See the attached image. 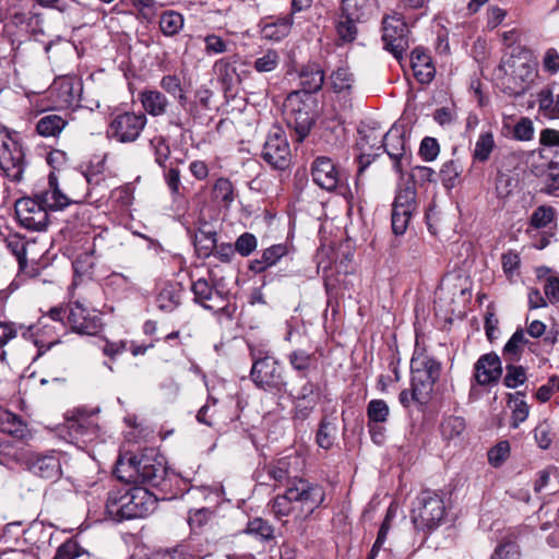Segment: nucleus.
<instances>
[{
	"instance_id": "obj_11",
	"label": "nucleus",
	"mask_w": 559,
	"mask_h": 559,
	"mask_svg": "<svg viewBox=\"0 0 559 559\" xmlns=\"http://www.w3.org/2000/svg\"><path fill=\"white\" fill-rule=\"evenodd\" d=\"M15 215L19 223L28 230H45L49 217L48 209L38 194L34 198H22L15 203Z\"/></svg>"
},
{
	"instance_id": "obj_13",
	"label": "nucleus",
	"mask_w": 559,
	"mask_h": 559,
	"mask_svg": "<svg viewBox=\"0 0 559 559\" xmlns=\"http://www.w3.org/2000/svg\"><path fill=\"white\" fill-rule=\"evenodd\" d=\"M261 156L273 169L285 170L289 167L292 162L289 143L280 128H274L269 133Z\"/></svg>"
},
{
	"instance_id": "obj_60",
	"label": "nucleus",
	"mask_w": 559,
	"mask_h": 559,
	"mask_svg": "<svg viewBox=\"0 0 559 559\" xmlns=\"http://www.w3.org/2000/svg\"><path fill=\"white\" fill-rule=\"evenodd\" d=\"M440 153V145L435 138L425 136L419 146V154L426 162L435 160Z\"/></svg>"
},
{
	"instance_id": "obj_7",
	"label": "nucleus",
	"mask_w": 559,
	"mask_h": 559,
	"mask_svg": "<svg viewBox=\"0 0 559 559\" xmlns=\"http://www.w3.org/2000/svg\"><path fill=\"white\" fill-rule=\"evenodd\" d=\"M295 508L297 519H308L324 501L325 491L319 484L310 483L300 477H295L286 488Z\"/></svg>"
},
{
	"instance_id": "obj_37",
	"label": "nucleus",
	"mask_w": 559,
	"mask_h": 559,
	"mask_svg": "<svg viewBox=\"0 0 559 559\" xmlns=\"http://www.w3.org/2000/svg\"><path fill=\"white\" fill-rule=\"evenodd\" d=\"M67 126V121L58 115L51 114L41 117L37 124L36 130L38 134L43 136H56L58 135Z\"/></svg>"
},
{
	"instance_id": "obj_18",
	"label": "nucleus",
	"mask_w": 559,
	"mask_h": 559,
	"mask_svg": "<svg viewBox=\"0 0 559 559\" xmlns=\"http://www.w3.org/2000/svg\"><path fill=\"white\" fill-rule=\"evenodd\" d=\"M378 150H383L391 160L393 168L396 173L402 174L404 163L408 162L405 148V139L403 133L397 128H391L385 134L382 135L381 145L377 146Z\"/></svg>"
},
{
	"instance_id": "obj_49",
	"label": "nucleus",
	"mask_w": 559,
	"mask_h": 559,
	"mask_svg": "<svg viewBox=\"0 0 559 559\" xmlns=\"http://www.w3.org/2000/svg\"><path fill=\"white\" fill-rule=\"evenodd\" d=\"M353 83L354 75L347 68H338L331 74V85L335 93L349 91Z\"/></svg>"
},
{
	"instance_id": "obj_33",
	"label": "nucleus",
	"mask_w": 559,
	"mask_h": 559,
	"mask_svg": "<svg viewBox=\"0 0 559 559\" xmlns=\"http://www.w3.org/2000/svg\"><path fill=\"white\" fill-rule=\"evenodd\" d=\"M556 219V211L550 205H539L532 213L528 227L525 233L533 237V231H538L539 229L548 227Z\"/></svg>"
},
{
	"instance_id": "obj_51",
	"label": "nucleus",
	"mask_w": 559,
	"mask_h": 559,
	"mask_svg": "<svg viewBox=\"0 0 559 559\" xmlns=\"http://www.w3.org/2000/svg\"><path fill=\"white\" fill-rule=\"evenodd\" d=\"M280 61V53L274 49H269L254 60L253 68L260 73L271 72L278 67Z\"/></svg>"
},
{
	"instance_id": "obj_16",
	"label": "nucleus",
	"mask_w": 559,
	"mask_h": 559,
	"mask_svg": "<svg viewBox=\"0 0 559 559\" xmlns=\"http://www.w3.org/2000/svg\"><path fill=\"white\" fill-rule=\"evenodd\" d=\"M289 395L294 400V418L302 421L310 416L319 403L321 390L317 383L306 380L300 388L290 391Z\"/></svg>"
},
{
	"instance_id": "obj_12",
	"label": "nucleus",
	"mask_w": 559,
	"mask_h": 559,
	"mask_svg": "<svg viewBox=\"0 0 559 559\" xmlns=\"http://www.w3.org/2000/svg\"><path fill=\"white\" fill-rule=\"evenodd\" d=\"M416 209L415 189L411 187L401 188L395 194L391 212V227L395 236L405 234Z\"/></svg>"
},
{
	"instance_id": "obj_53",
	"label": "nucleus",
	"mask_w": 559,
	"mask_h": 559,
	"mask_svg": "<svg viewBox=\"0 0 559 559\" xmlns=\"http://www.w3.org/2000/svg\"><path fill=\"white\" fill-rule=\"evenodd\" d=\"M345 129L341 124L325 127L321 139L329 148H337L343 145Z\"/></svg>"
},
{
	"instance_id": "obj_34",
	"label": "nucleus",
	"mask_w": 559,
	"mask_h": 559,
	"mask_svg": "<svg viewBox=\"0 0 559 559\" xmlns=\"http://www.w3.org/2000/svg\"><path fill=\"white\" fill-rule=\"evenodd\" d=\"M466 429L465 419L461 416L444 417L440 425V431L443 439L448 441H462Z\"/></svg>"
},
{
	"instance_id": "obj_57",
	"label": "nucleus",
	"mask_w": 559,
	"mask_h": 559,
	"mask_svg": "<svg viewBox=\"0 0 559 559\" xmlns=\"http://www.w3.org/2000/svg\"><path fill=\"white\" fill-rule=\"evenodd\" d=\"M192 292L194 294V301L201 305L204 309H209L207 301L210 300V285L207 280L200 276L192 284Z\"/></svg>"
},
{
	"instance_id": "obj_40",
	"label": "nucleus",
	"mask_w": 559,
	"mask_h": 559,
	"mask_svg": "<svg viewBox=\"0 0 559 559\" xmlns=\"http://www.w3.org/2000/svg\"><path fill=\"white\" fill-rule=\"evenodd\" d=\"M496 146L493 134L491 131L481 132L475 143L473 158L477 162L485 163L489 159Z\"/></svg>"
},
{
	"instance_id": "obj_4",
	"label": "nucleus",
	"mask_w": 559,
	"mask_h": 559,
	"mask_svg": "<svg viewBox=\"0 0 559 559\" xmlns=\"http://www.w3.org/2000/svg\"><path fill=\"white\" fill-rule=\"evenodd\" d=\"M504 70L503 92L509 96L524 95L537 78L536 62L527 55L511 56L501 64Z\"/></svg>"
},
{
	"instance_id": "obj_52",
	"label": "nucleus",
	"mask_w": 559,
	"mask_h": 559,
	"mask_svg": "<svg viewBox=\"0 0 559 559\" xmlns=\"http://www.w3.org/2000/svg\"><path fill=\"white\" fill-rule=\"evenodd\" d=\"M233 195L231 182L226 178L217 179L212 188V200H221L227 206L233 201Z\"/></svg>"
},
{
	"instance_id": "obj_58",
	"label": "nucleus",
	"mask_w": 559,
	"mask_h": 559,
	"mask_svg": "<svg viewBox=\"0 0 559 559\" xmlns=\"http://www.w3.org/2000/svg\"><path fill=\"white\" fill-rule=\"evenodd\" d=\"M335 427L326 421L322 420L317 431V443L322 449H330L333 445Z\"/></svg>"
},
{
	"instance_id": "obj_47",
	"label": "nucleus",
	"mask_w": 559,
	"mask_h": 559,
	"mask_svg": "<svg viewBox=\"0 0 559 559\" xmlns=\"http://www.w3.org/2000/svg\"><path fill=\"white\" fill-rule=\"evenodd\" d=\"M526 343L523 330H516L503 347V356L513 362L520 359L521 346Z\"/></svg>"
},
{
	"instance_id": "obj_64",
	"label": "nucleus",
	"mask_w": 559,
	"mask_h": 559,
	"mask_svg": "<svg viewBox=\"0 0 559 559\" xmlns=\"http://www.w3.org/2000/svg\"><path fill=\"white\" fill-rule=\"evenodd\" d=\"M491 559H520L519 546L512 542L502 543L495 549Z\"/></svg>"
},
{
	"instance_id": "obj_17",
	"label": "nucleus",
	"mask_w": 559,
	"mask_h": 559,
	"mask_svg": "<svg viewBox=\"0 0 559 559\" xmlns=\"http://www.w3.org/2000/svg\"><path fill=\"white\" fill-rule=\"evenodd\" d=\"M82 93V84L73 76L59 78L50 87V95L60 108L78 106Z\"/></svg>"
},
{
	"instance_id": "obj_6",
	"label": "nucleus",
	"mask_w": 559,
	"mask_h": 559,
	"mask_svg": "<svg viewBox=\"0 0 559 559\" xmlns=\"http://www.w3.org/2000/svg\"><path fill=\"white\" fill-rule=\"evenodd\" d=\"M25 166V153L17 133L0 127V169L17 182L23 178Z\"/></svg>"
},
{
	"instance_id": "obj_59",
	"label": "nucleus",
	"mask_w": 559,
	"mask_h": 559,
	"mask_svg": "<svg viewBox=\"0 0 559 559\" xmlns=\"http://www.w3.org/2000/svg\"><path fill=\"white\" fill-rule=\"evenodd\" d=\"M510 453V444L508 441H500L493 448L488 451V461L489 463L498 467L500 466L509 456Z\"/></svg>"
},
{
	"instance_id": "obj_23",
	"label": "nucleus",
	"mask_w": 559,
	"mask_h": 559,
	"mask_svg": "<svg viewBox=\"0 0 559 559\" xmlns=\"http://www.w3.org/2000/svg\"><path fill=\"white\" fill-rule=\"evenodd\" d=\"M304 467V460L298 455H288L278 459L274 464L266 467L267 475L280 483L288 480L289 483L298 477Z\"/></svg>"
},
{
	"instance_id": "obj_35",
	"label": "nucleus",
	"mask_w": 559,
	"mask_h": 559,
	"mask_svg": "<svg viewBox=\"0 0 559 559\" xmlns=\"http://www.w3.org/2000/svg\"><path fill=\"white\" fill-rule=\"evenodd\" d=\"M287 359L290 367L300 373L301 378H307L308 372L317 361L313 354L300 348L290 352Z\"/></svg>"
},
{
	"instance_id": "obj_25",
	"label": "nucleus",
	"mask_w": 559,
	"mask_h": 559,
	"mask_svg": "<svg viewBox=\"0 0 559 559\" xmlns=\"http://www.w3.org/2000/svg\"><path fill=\"white\" fill-rule=\"evenodd\" d=\"M205 221H199L198 230L194 234L193 246L195 250L197 260L194 262L193 275H198L200 267H205L206 273L210 274V269L206 267V259L210 257V230L207 229Z\"/></svg>"
},
{
	"instance_id": "obj_24",
	"label": "nucleus",
	"mask_w": 559,
	"mask_h": 559,
	"mask_svg": "<svg viewBox=\"0 0 559 559\" xmlns=\"http://www.w3.org/2000/svg\"><path fill=\"white\" fill-rule=\"evenodd\" d=\"M293 24L294 19L292 14H287L276 19L271 16L262 19L259 23V27L263 38L278 41L289 35Z\"/></svg>"
},
{
	"instance_id": "obj_29",
	"label": "nucleus",
	"mask_w": 559,
	"mask_h": 559,
	"mask_svg": "<svg viewBox=\"0 0 559 559\" xmlns=\"http://www.w3.org/2000/svg\"><path fill=\"white\" fill-rule=\"evenodd\" d=\"M301 93H313L321 90L324 83V72L318 64H309L300 71Z\"/></svg>"
},
{
	"instance_id": "obj_63",
	"label": "nucleus",
	"mask_w": 559,
	"mask_h": 559,
	"mask_svg": "<svg viewBox=\"0 0 559 559\" xmlns=\"http://www.w3.org/2000/svg\"><path fill=\"white\" fill-rule=\"evenodd\" d=\"M160 86L180 102L185 99L180 79L177 75H166L162 79Z\"/></svg>"
},
{
	"instance_id": "obj_30",
	"label": "nucleus",
	"mask_w": 559,
	"mask_h": 559,
	"mask_svg": "<svg viewBox=\"0 0 559 559\" xmlns=\"http://www.w3.org/2000/svg\"><path fill=\"white\" fill-rule=\"evenodd\" d=\"M234 53L231 57L223 58L215 61L214 73L217 75V80L222 83L223 88L228 91L235 83L239 81V75L235 67Z\"/></svg>"
},
{
	"instance_id": "obj_36",
	"label": "nucleus",
	"mask_w": 559,
	"mask_h": 559,
	"mask_svg": "<svg viewBox=\"0 0 559 559\" xmlns=\"http://www.w3.org/2000/svg\"><path fill=\"white\" fill-rule=\"evenodd\" d=\"M537 100L539 105V111L544 117L549 119L559 118V95L555 98L552 91L548 87L543 88L538 95Z\"/></svg>"
},
{
	"instance_id": "obj_41",
	"label": "nucleus",
	"mask_w": 559,
	"mask_h": 559,
	"mask_svg": "<svg viewBox=\"0 0 559 559\" xmlns=\"http://www.w3.org/2000/svg\"><path fill=\"white\" fill-rule=\"evenodd\" d=\"M270 508H271V512L278 520H281L283 516H288L289 514H293V513L297 518V509L295 508V506L286 490L283 495H277L270 502Z\"/></svg>"
},
{
	"instance_id": "obj_54",
	"label": "nucleus",
	"mask_w": 559,
	"mask_h": 559,
	"mask_svg": "<svg viewBox=\"0 0 559 559\" xmlns=\"http://www.w3.org/2000/svg\"><path fill=\"white\" fill-rule=\"evenodd\" d=\"M516 179L506 173H498L496 178V192L498 198H508L516 187Z\"/></svg>"
},
{
	"instance_id": "obj_62",
	"label": "nucleus",
	"mask_w": 559,
	"mask_h": 559,
	"mask_svg": "<svg viewBox=\"0 0 559 559\" xmlns=\"http://www.w3.org/2000/svg\"><path fill=\"white\" fill-rule=\"evenodd\" d=\"M150 143L154 150L156 163L159 166L165 167V163L167 162L170 154V148L166 143V140L163 136H155L150 141Z\"/></svg>"
},
{
	"instance_id": "obj_50",
	"label": "nucleus",
	"mask_w": 559,
	"mask_h": 559,
	"mask_svg": "<svg viewBox=\"0 0 559 559\" xmlns=\"http://www.w3.org/2000/svg\"><path fill=\"white\" fill-rule=\"evenodd\" d=\"M461 173L462 166L459 164V162H445L440 169V178L443 186L448 189L455 187Z\"/></svg>"
},
{
	"instance_id": "obj_48",
	"label": "nucleus",
	"mask_w": 559,
	"mask_h": 559,
	"mask_svg": "<svg viewBox=\"0 0 559 559\" xmlns=\"http://www.w3.org/2000/svg\"><path fill=\"white\" fill-rule=\"evenodd\" d=\"M246 532L259 537L263 542L274 539L273 526L262 518H254L249 521Z\"/></svg>"
},
{
	"instance_id": "obj_14",
	"label": "nucleus",
	"mask_w": 559,
	"mask_h": 559,
	"mask_svg": "<svg viewBox=\"0 0 559 559\" xmlns=\"http://www.w3.org/2000/svg\"><path fill=\"white\" fill-rule=\"evenodd\" d=\"M383 35L385 49L397 60L403 59L409 47L408 26L400 16H388L383 20Z\"/></svg>"
},
{
	"instance_id": "obj_27",
	"label": "nucleus",
	"mask_w": 559,
	"mask_h": 559,
	"mask_svg": "<svg viewBox=\"0 0 559 559\" xmlns=\"http://www.w3.org/2000/svg\"><path fill=\"white\" fill-rule=\"evenodd\" d=\"M412 69L415 78L423 84L429 83L435 76V67L430 56L421 48H416L411 55Z\"/></svg>"
},
{
	"instance_id": "obj_15",
	"label": "nucleus",
	"mask_w": 559,
	"mask_h": 559,
	"mask_svg": "<svg viewBox=\"0 0 559 559\" xmlns=\"http://www.w3.org/2000/svg\"><path fill=\"white\" fill-rule=\"evenodd\" d=\"M67 318L72 331L83 335H96L103 326L98 311L80 301L70 304Z\"/></svg>"
},
{
	"instance_id": "obj_8",
	"label": "nucleus",
	"mask_w": 559,
	"mask_h": 559,
	"mask_svg": "<svg viewBox=\"0 0 559 559\" xmlns=\"http://www.w3.org/2000/svg\"><path fill=\"white\" fill-rule=\"evenodd\" d=\"M252 356L251 378L254 384L265 391L285 393L287 382L278 361L271 357L255 358L254 354Z\"/></svg>"
},
{
	"instance_id": "obj_9",
	"label": "nucleus",
	"mask_w": 559,
	"mask_h": 559,
	"mask_svg": "<svg viewBox=\"0 0 559 559\" xmlns=\"http://www.w3.org/2000/svg\"><path fill=\"white\" fill-rule=\"evenodd\" d=\"M418 506L413 510V520L418 527L433 530L443 520V500L433 491H423L417 498Z\"/></svg>"
},
{
	"instance_id": "obj_22",
	"label": "nucleus",
	"mask_w": 559,
	"mask_h": 559,
	"mask_svg": "<svg viewBox=\"0 0 559 559\" xmlns=\"http://www.w3.org/2000/svg\"><path fill=\"white\" fill-rule=\"evenodd\" d=\"M28 467L32 473L46 479H57L62 473L60 457L55 451L32 456Z\"/></svg>"
},
{
	"instance_id": "obj_43",
	"label": "nucleus",
	"mask_w": 559,
	"mask_h": 559,
	"mask_svg": "<svg viewBox=\"0 0 559 559\" xmlns=\"http://www.w3.org/2000/svg\"><path fill=\"white\" fill-rule=\"evenodd\" d=\"M355 17L349 14L341 15L340 20L336 23V32L338 35V39L342 43H352L357 37V26L355 23Z\"/></svg>"
},
{
	"instance_id": "obj_39",
	"label": "nucleus",
	"mask_w": 559,
	"mask_h": 559,
	"mask_svg": "<svg viewBox=\"0 0 559 559\" xmlns=\"http://www.w3.org/2000/svg\"><path fill=\"white\" fill-rule=\"evenodd\" d=\"M0 430L13 437L22 438L25 432V425L17 415L9 411H0Z\"/></svg>"
},
{
	"instance_id": "obj_61",
	"label": "nucleus",
	"mask_w": 559,
	"mask_h": 559,
	"mask_svg": "<svg viewBox=\"0 0 559 559\" xmlns=\"http://www.w3.org/2000/svg\"><path fill=\"white\" fill-rule=\"evenodd\" d=\"M257 238L253 234L245 233L235 242V250L242 257L250 255L257 248Z\"/></svg>"
},
{
	"instance_id": "obj_10",
	"label": "nucleus",
	"mask_w": 559,
	"mask_h": 559,
	"mask_svg": "<svg viewBox=\"0 0 559 559\" xmlns=\"http://www.w3.org/2000/svg\"><path fill=\"white\" fill-rule=\"evenodd\" d=\"M145 124V115L121 112L112 117L107 128V136L119 143H131L140 136Z\"/></svg>"
},
{
	"instance_id": "obj_44",
	"label": "nucleus",
	"mask_w": 559,
	"mask_h": 559,
	"mask_svg": "<svg viewBox=\"0 0 559 559\" xmlns=\"http://www.w3.org/2000/svg\"><path fill=\"white\" fill-rule=\"evenodd\" d=\"M183 26V17L175 11H167L160 15L159 27L164 35L173 36Z\"/></svg>"
},
{
	"instance_id": "obj_1",
	"label": "nucleus",
	"mask_w": 559,
	"mask_h": 559,
	"mask_svg": "<svg viewBox=\"0 0 559 559\" xmlns=\"http://www.w3.org/2000/svg\"><path fill=\"white\" fill-rule=\"evenodd\" d=\"M159 498L143 486L118 488L108 492L106 513L116 521L145 518L153 513Z\"/></svg>"
},
{
	"instance_id": "obj_45",
	"label": "nucleus",
	"mask_w": 559,
	"mask_h": 559,
	"mask_svg": "<svg viewBox=\"0 0 559 559\" xmlns=\"http://www.w3.org/2000/svg\"><path fill=\"white\" fill-rule=\"evenodd\" d=\"M539 142L544 146L554 148V159L550 162L549 168L559 170V130H543Z\"/></svg>"
},
{
	"instance_id": "obj_28",
	"label": "nucleus",
	"mask_w": 559,
	"mask_h": 559,
	"mask_svg": "<svg viewBox=\"0 0 559 559\" xmlns=\"http://www.w3.org/2000/svg\"><path fill=\"white\" fill-rule=\"evenodd\" d=\"M286 253L287 248L285 245H273L262 252L261 259H255L250 262L249 270L254 273H261L267 267L275 265Z\"/></svg>"
},
{
	"instance_id": "obj_32",
	"label": "nucleus",
	"mask_w": 559,
	"mask_h": 559,
	"mask_svg": "<svg viewBox=\"0 0 559 559\" xmlns=\"http://www.w3.org/2000/svg\"><path fill=\"white\" fill-rule=\"evenodd\" d=\"M187 522L190 528L191 537L205 535L207 532V525L210 523L209 509L206 507L190 508Z\"/></svg>"
},
{
	"instance_id": "obj_42",
	"label": "nucleus",
	"mask_w": 559,
	"mask_h": 559,
	"mask_svg": "<svg viewBox=\"0 0 559 559\" xmlns=\"http://www.w3.org/2000/svg\"><path fill=\"white\" fill-rule=\"evenodd\" d=\"M88 552L75 540L68 539L58 547L53 559H88Z\"/></svg>"
},
{
	"instance_id": "obj_56",
	"label": "nucleus",
	"mask_w": 559,
	"mask_h": 559,
	"mask_svg": "<svg viewBox=\"0 0 559 559\" xmlns=\"http://www.w3.org/2000/svg\"><path fill=\"white\" fill-rule=\"evenodd\" d=\"M506 369L507 373L503 379L506 386L514 389L525 382L526 372L522 366H514L509 364Z\"/></svg>"
},
{
	"instance_id": "obj_46",
	"label": "nucleus",
	"mask_w": 559,
	"mask_h": 559,
	"mask_svg": "<svg viewBox=\"0 0 559 559\" xmlns=\"http://www.w3.org/2000/svg\"><path fill=\"white\" fill-rule=\"evenodd\" d=\"M390 416L389 405L384 400H371L367 405L368 423L385 424Z\"/></svg>"
},
{
	"instance_id": "obj_21",
	"label": "nucleus",
	"mask_w": 559,
	"mask_h": 559,
	"mask_svg": "<svg viewBox=\"0 0 559 559\" xmlns=\"http://www.w3.org/2000/svg\"><path fill=\"white\" fill-rule=\"evenodd\" d=\"M502 373V365L496 353L480 356L474 365V378L479 385L497 382Z\"/></svg>"
},
{
	"instance_id": "obj_20",
	"label": "nucleus",
	"mask_w": 559,
	"mask_h": 559,
	"mask_svg": "<svg viewBox=\"0 0 559 559\" xmlns=\"http://www.w3.org/2000/svg\"><path fill=\"white\" fill-rule=\"evenodd\" d=\"M359 135L357 147L360 151L358 163L359 173H361L377 156H379L380 150H378L377 146L381 145L383 134L374 128H367L359 130Z\"/></svg>"
},
{
	"instance_id": "obj_3",
	"label": "nucleus",
	"mask_w": 559,
	"mask_h": 559,
	"mask_svg": "<svg viewBox=\"0 0 559 559\" xmlns=\"http://www.w3.org/2000/svg\"><path fill=\"white\" fill-rule=\"evenodd\" d=\"M317 100L309 93L293 92L284 103L287 126L295 131L296 140L302 142L316 121Z\"/></svg>"
},
{
	"instance_id": "obj_38",
	"label": "nucleus",
	"mask_w": 559,
	"mask_h": 559,
	"mask_svg": "<svg viewBox=\"0 0 559 559\" xmlns=\"http://www.w3.org/2000/svg\"><path fill=\"white\" fill-rule=\"evenodd\" d=\"M141 102L144 109L153 116L164 114L167 106L166 97L158 91H144L141 93Z\"/></svg>"
},
{
	"instance_id": "obj_19",
	"label": "nucleus",
	"mask_w": 559,
	"mask_h": 559,
	"mask_svg": "<svg viewBox=\"0 0 559 559\" xmlns=\"http://www.w3.org/2000/svg\"><path fill=\"white\" fill-rule=\"evenodd\" d=\"M311 176L320 188L326 191L336 189L340 182V173L330 157L318 156L311 165Z\"/></svg>"
},
{
	"instance_id": "obj_2",
	"label": "nucleus",
	"mask_w": 559,
	"mask_h": 559,
	"mask_svg": "<svg viewBox=\"0 0 559 559\" xmlns=\"http://www.w3.org/2000/svg\"><path fill=\"white\" fill-rule=\"evenodd\" d=\"M115 473L127 484H141L158 488L166 481V467L162 459L151 453L120 457Z\"/></svg>"
},
{
	"instance_id": "obj_55",
	"label": "nucleus",
	"mask_w": 559,
	"mask_h": 559,
	"mask_svg": "<svg viewBox=\"0 0 559 559\" xmlns=\"http://www.w3.org/2000/svg\"><path fill=\"white\" fill-rule=\"evenodd\" d=\"M71 441H79L88 435V423L84 418H71L66 423Z\"/></svg>"
},
{
	"instance_id": "obj_31",
	"label": "nucleus",
	"mask_w": 559,
	"mask_h": 559,
	"mask_svg": "<svg viewBox=\"0 0 559 559\" xmlns=\"http://www.w3.org/2000/svg\"><path fill=\"white\" fill-rule=\"evenodd\" d=\"M38 195L48 211L63 210L70 204V199L61 192L53 177L49 178V189L38 193Z\"/></svg>"
},
{
	"instance_id": "obj_26",
	"label": "nucleus",
	"mask_w": 559,
	"mask_h": 559,
	"mask_svg": "<svg viewBox=\"0 0 559 559\" xmlns=\"http://www.w3.org/2000/svg\"><path fill=\"white\" fill-rule=\"evenodd\" d=\"M7 248L14 254L19 262V269L21 272L25 273L28 276H34L37 274V269L35 265H27V246L29 245L25 238L20 235H10L4 239Z\"/></svg>"
},
{
	"instance_id": "obj_5",
	"label": "nucleus",
	"mask_w": 559,
	"mask_h": 559,
	"mask_svg": "<svg viewBox=\"0 0 559 559\" xmlns=\"http://www.w3.org/2000/svg\"><path fill=\"white\" fill-rule=\"evenodd\" d=\"M412 368V399L419 404L428 403L436 382L440 378L441 364L433 357H414Z\"/></svg>"
}]
</instances>
